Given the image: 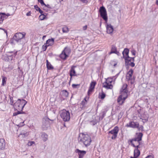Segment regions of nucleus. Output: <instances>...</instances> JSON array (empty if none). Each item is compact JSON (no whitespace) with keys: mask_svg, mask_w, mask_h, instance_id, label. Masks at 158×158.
I'll use <instances>...</instances> for the list:
<instances>
[{"mask_svg":"<svg viewBox=\"0 0 158 158\" xmlns=\"http://www.w3.org/2000/svg\"><path fill=\"white\" fill-rule=\"evenodd\" d=\"M78 141L80 144H83L86 147H87L90 145L91 139L89 135L81 133L80 134Z\"/></svg>","mask_w":158,"mask_h":158,"instance_id":"f257e3e1","label":"nucleus"},{"mask_svg":"<svg viewBox=\"0 0 158 158\" xmlns=\"http://www.w3.org/2000/svg\"><path fill=\"white\" fill-rule=\"evenodd\" d=\"M27 102L24 99H19L14 103L13 106L16 110L22 111Z\"/></svg>","mask_w":158,"mask_h":158,"instance_id":"f03ea898","label":"nucleus"},{"mask_svg":"<svg viewBox=\"0 0 158 158\" xmlns=\"http://www.w3.org/2000/svg\"><path fill=\"white\" fill-rule=\"evenodd\" d=\"M143 136V134L141 133H139L137 137L128 140V142H130L131 145L134 147L136 148L135 144L139 146V142L142 140V138Z\"/></svg>","mask_w":158,"mask_h":158,"instance_id":"7ed1b4c3","label":"nucleus"},{"mask_svg":"<svg viewBox=\"0 0 158 158\" xmlns=\"http://www.w3.org/2000/svg\"><path fill=\"white\" fill-rule=\"evenodd\" d=\"M60 116L64 122H68L70 119V114L68 111L63 110L60 112Z\"/></svg>","mask_w":158,"mask_h":158,"instance_id":"20e7f679","label":"nucleus"},{"mask_svg":"<svg viewBox=\"0 0 158 158\" xmlns=\"http://www.w3.org/2000/svg\"><path fill=\"white\" fill-rule=\"evenodd\" d=\"M26 35V33L24 32L17 33L15 34L13 37V39L14 40L17 42H19L21 41V40L25 37Z\"/></svg>","mask_w":158,"mask_h":158,"instance_id":"39448f33","label":"nucleus"},{"mask_svg":"<svg viewBox=\"0 0 158 158\" xmlns=\"http://www.w3.org/2000/svg\"><path fill=\"white\" fill-rule=\"evenodd\" d=\"M99 11L101 16L106 22L107 20V16L105 8L103 6L101 7Z\"/></svg>","mask_w":158,"mask_h":158,"instance_id":"423d86ee","label":"nucleus"},{"mask_svg":"<svg viewBox=\"0 0 158 158\" xmlns=\"http://www.w3.org/2000/svg\"><path fill=\"white\" fill-rule=\"evenodd\" d=\"M118 131V127L117 126H116L113 130L109 131V134L113 135L111 137V138L112 139H116L117 136Z\"/></svg>","mask_w":158,"mask_h":158,"instance_id":"0eeeda50","label":"nucleus"},{"mask_svg":"<svg viewBox=\"0 0 158 158\" xmlns=\"http://www.w3.org/2000/svg\"><path fill=\"white\" fill-rule=\"evenodd\" d=\"M112 80L110 79H108L103 84V87L107 89H112L113 88V86L111 84Z\"/></svg>","mask_w":158,"mask_h":158,"instance_id":"6e6552de","label":"nucleus"},{"mask_svg":"<svg viewBox=\"0 0 158 158\" xmlns=\"http://www.w3.org/2000/svg\"><path fill=\"white\" fill-rule=\"evenodd\" d=\"M49 119L48 118H46L44 119L43 122V125L42 128L43 130H47L49 126Z\"/></svg>","mask_w":158,"mask_h":158,"instance_id":"1a4fd4ad","label":"nucleus"},{"mask_svg":"<svg viewBox=\"0 0 158 158\" xmlns=\"http://www.w3.org/2000/svg\"><path fill=\"white\" fill-rule=\"evenodd\" d=\"M139 114L140 115V119L144 120L145 121L148 120V116L147 112L141 111L139 112Z\"/></svg>","mask_w":158,"mask_h":158,"instance_id":"9d476101","label":"nucleus"},{"mask_svg":"<svg viewBox=\"0 0 158 158\" xmlns=\"http://www.w3.org/2000/svg\"><path fill=\"white\" fill-rule=\"evenodd\" d=\"M139 124L138 122H131L127 124L126 127L133 128H138L139 127Z\"/></svg>","mask_w":158,"mask_h":158,"instance_id":"9b49d317","label":"nucleus"},{"mask_svg":"<svg viewBox=\"0 0 158 158\" xmlns=\"http://www.w3.org/2000/svg\"><path fill=\"white\" fill-rule=\"evenodd\" d=\"M28 135V132L24 131H22L19 135L18 138L19 139L22 140L23 138L27 136Z\"/></svg>","mask_w":158,"mask_h":158,"instance_id":"f8f14e48","label":"nucleus"},{"mask_svg":"<svg viewBox=\"0 0 158 158\" xmlns=\"http://www.w3.org/2000/svg\"><path fill=\"white\" fill-rule=\"evenodd\" d=\"M75 152L79 155V158H83L86 152L85 151H81L78 149L76 150Z\"/></svg>","mask_w":158,"mask_h":158,"instance_id":"ddd939ff","label":"nucleus"},{"mask_svg":"<svg viewBox=\"0 0 158 158\" xmlns=\"http://www.w3.org/2000/svg\"><path fill=\"white\" fill-rule=\"evenodd\" d=\"M133 70L131 69L129 71L127 74L126 78L128 81H129L130 80H132V75L133 73Z\"/></svg>","mask_w":158,"mask_h":158,"instance_id":"4468645a","label":"nucleus"},{"mask_svg":"<svg viewBox=\"0 0 158 158\" xmlns=\"http://www.w3.org/2000/svg\"><path fill=\"white\" fill-rule=\"evenodd\" d=\"M107 30V32L108 34H110L113 31V28L112 26L110 24H107L106 26Z\"/></svg>","mask_w":158,"mask_h":158,"instance_id":"2eb2a0df","label":"nucleus"},{"mask_svg":"<svg viewBox=\"0 0 158 158\" xmlns=\"http://www.w3.org/2000/svg\"><path fill=\"white\" fill-rule=\"evenodd\" d=\"M96 83L95 82H92L90 84V86L89 89L88 94L89 95L92 92L95 86Z\"/></svg>","mask_w":158,"mask_h":158,"instance_id":"dca6fc26","label":"nucleus"},{"mask_svg":"<svg viewBox=\"0 0 158 158\" xmlns=\"http://www.w3.org/2000/svg\"><path fill=\"white\" fill-rule=\"evenodd\" d=\"M40 138L44 142H46L48 140V135L45 133L41 132L40 134Z\"/></svg>","mask_w":158,"mask_h":158,"instance_id":"f3484780","label":"nucleus"},{"mask_svg":"<svg viewBox=\"0 0 158 158\" xmlns=\"http://www.w3.org/2000/svg\"><path fill=\"white\" fill-rule=\"evenodd\" d=\"M6 146L5 140L3 139L0 138V150H3Z\"/></svg>","mask_w":158,"mask_h":158,"instance_id":"a211bd4d","label":"nucleus"},{"mask_svg":"<svg viewBox=\"0 0 158 158\" xmlns=\"http://www.w3.org/2000/svg\"><path fill=\"white\" fill-rule=\"evenodd\" d=\"M139 145H137L136 148L134 150V156H135L136 157H138L140 154V152L138 148H140Z\"/></svg>","mask_w":158,"mask_h":158,"instance_id":"6ab92c4d","label":"nucleus"},{"mask_svg":"<svg viewBox=\"0 0 158 158\" xmlns=\"http://www.w3.org/2000/svg\"><path fill=\"white\" fill-rule=\"evenodd\" d=\"M127 92L128 91H120V95L119 96L125 100L128 96Z\"/></svg>","mask_w":158,"mask_h":158,"instance_id":"aec40b11","label":"nucleus"},{"mask_svg":"<svg viewBox=\"0 0 158 158\" xmlns=\"http://www.w3.org/2000/svg\"><path fill=\"white\" fill-rule=\"evenodd\" d=\"M76 67L75 66L72 67L70 71V75L71 76L70 79L72 78V76H75L76 75V72L74 69V68Z\"/></svg>","mask_w":158,"mask_h":158,"instance_id":"412c9836","label":"nucleus"},{"mask_svg":"<svg viewBox=\"0 0 158 158\" xmlns=\"http://www.w3.org/2000/svg\"><path fill=\"white\" fill-rule=\"evenodd\" d=\"M124 58L125 60V62L127 64L129 62H130L134 61V57H130L129 56H128L127 57H125Z\"/></svg>","mask_w":158,"mask_h":158,"instance_id":"4be33fe9","label":"nucleus"},{"mask_svg":"<svg viewBox=\"0 0 158 158\" xmlns=\"http://www.w3.org/2000/svg\"><path fill=\"white\" fill-rule=\"evenodd\" d=\"M54 43V39L52 38L47 40L46 41V44L47 46H49L52 45Z\"/></svg>","mask_w":158,"mask_h":158,"instance_id":"5701e85b","label":"nucleus"},{"mask_svg":"<svg viewBox=\"0 0 158 158\" xmlns=\"http://www.w3.org/2000/svg\"><path fill=\"white\" fill-rule=\"evenodd\" d=\"M129 50L127 48H125L124 51L123 52V58H125V57H127L129 56Z\"/></svg>","mask_w":158,"mask_h":158,"instance_id":"b1692460","label":"nucleus"},{"mask_svg":"<svg viewBox=\"0 0 158 158\" xmlns=\"http://www.w3.org/2000/svg\"><path fill=\"white\" fill-rule=\"evenodd\" d=\"M68 56L64 52L62 51L60 55V57L63 60H65Z\"/></svg>","mask_w":158,"mask_h":158,"instance_id":"393cba45","label":"nucleus"},{"mask_svg":"<svg viewBox=\"0 0 158 158\" xmlns=\"http://www.w3.org/2000/svg\"><path fill=\"white\" fill-rule=\"evenodd\" d=\"M125 100L119 96L118 98L117 102L119 105H122L124 103Z\"/></svg>","mask_w":158,"mask_h":158,"instance_id":"a878e982","label":"nucleus"},{"mask_svg":"<svg viewBox=\"0 0 158 158\" xmlns=\"http://www.w3.org/2000/svg\"><path fill=\"white\" fill-rule=\"evenodd\" d=\"M63 51L68 56L71 52L70 48L67 47L65 48Z\"/></svg>","mask_w":158,"mask_h":158,"instance_id":"bb28decb","label":"nucleus"},{"mask_svg":"<svg viewBox=\"0 0 158 158\" xmlns=\"http://www.w3.org/2000/svg\"><path fill=\"white\" fill-rule=\"evenodd\" d=\"M117 51L116 48L114 46H112L111 48V51L110 53V54H111L113 53H114L116 52Z\"/></svg>","mask_w":158,"mask_h":158,"instance_id":"cd10ccee","label":"nucleus"},{"mask_svg":"<svg viewBox=\"0 0 158 158\" xmlns=\"http://www.w3.org/2000/svg\"><path fill=\"white\" fill-rule=\"evenodd\" d=\"M127 85L126 84H124L120 90V91H128L127 89Z\"/></svg>","mask_w":158,"mask_h":158,"instance_id":"c85d7f7f","label":"nucleus"},{"mask_svg":"<svg viewBox=\"0 0 158 158\" xmlns=\"http://www.w3.org/2000/svg\"><path fill=\"white\" fill-rule=\"evenodd\" d=\"M47 61V67L48 69H53V67L50 63L48 62V60H46Z\"/></svg>","mask_w":158,"mask_h":158,"instance_id":"c756f323","label":"nucleus"},{"mask_svg":"<svg viewBox=\"0 0 158 158\" xmlns=\"http://www.w3.org/2000/svg\"><path fill=\"white\" fill-rule=\"evenodd\" d=\"M7 79L6 77H2V86H4L5 84H6V80Z\"/></svg>","mask_w":158,"mask_h":158,"instance_id":"7c9ffc66","label":"nucleus"},{"mask_svg":"<svg viewBox=\"0 0 158 158\" xmlns=\"http://www.w3.org/2000/svg\"><path fill=\"white\" fill-rule=\"evenodd\" d=\"M62 31L64 33H67L69 31V29L67 27L65 26L62 28Z\"/></svg>","mask_w":158,"mask_h":158,"instance_id":"2f4dec72","label":"nucleus"},{"mask_svg":"<svg viewBox=\"0 0 158 158\" xmlns=\"http://www.w3.org/2000/svg\"><path fill=\"white\" fill-rule=\"evenodd\" d=\"M46 16L44 14H41L39 17V19L42 20H43L45 18Z\"/></svg>","mask_w":158,"mask_h":158,"instance_id":"473e14b6","label":"nucleus"},{"mask_svg":"<svg viewBox=\"0 0 158 158\" xmlns=\"http://www.w3.org/2000/svg\"><path fill=\"white\" fill-rule=\"evenodd\" d=\"M105 94L103 92H102L100 95V98L102 99H103L105 98Z\"/></svg>","mask_w":158,"mask_h":158,"instance_id":"72a5a7b5","label":"nucleus"},{"mask_svg":"<svg viewBox=\"0 0 158 158\" xmlns=\"http://www.w3.org/2000/svg\"><path fill=\"white\" fill-rule=\"evenodd\" d=\"M10 104L11 105H13V106H14V104L15 102H14L15 101L13 99V97H10Z\"/></svg>","mask_w":158,"mask_h":158,"instance_id":"f704fd0d","label":"nucleus"},{"mask_svg":"<svg viewBox=\"0 0 158 158\" xmlns=\"http://www.w3.org/2000/svg\"><path fill=\"white\" fill-rule=\"evenodd\" d=\"M44 6L43 7L44 9V10H45L46 11H47V10L46 9V8H51V6L48 4H47V5H46L45 4V5H44Z\"/></svg>","mask_w":158,"mask_h":158,"instance_id":"c9c22d12","label":"nucleus"},{"mask_svg":"<svg viewBox=\"0 0 158 158\" xmlns=\"http://www.w3.org/2000/svg\"><path fill=\"white\" fill-rule=\"evenodd\" d=\"M127 65L131 66L132 67H133L135 66V64L134 63V61H132L130 62H129L127 64Z\"/></svg>","mask_w":158,"mask_h":158,"instance_id":"e433bc0d","label":"nucleus"},{"mask_svg":"<svg viewBox=\"0 0 158 158\" xmlns=\"http://www.w3.org/2000/svg\"><path fill=\"white\" fill-rule=\"evenodd\" d=\"M17 111H18L17 112L14 113L13 115L14 116L18 114L24 113V112H21V111H20V110H17Z\"/></svg>","mask_w":158,"mask_h":158,"instance_id":"4c0bfd02","label":"nucleus"},{"mask_svg":"<svg viewBox=\"0 0 158 158\" xmlns=\"http://www.w3.org/2000/svg\"><path fill=\"white\" fill-rule=\"evenodd\" d=\"M48 46H47V44H44L42 46V49L43 51H45L47 48V47Z\"/></svg>","mask_w":158,"mask_h":158,"instance_id":"58836bf2","label":"nucleus"},{"mask_svg":"<svg viewBox=\"0 0 158 158\" xmlns=\"http://www.w3.org/2000/svg\"><path fill=\"white\" fill-rule=\"evenodd\" d=\"M38 1L41 4L42 6H43L44 5H45V4L44 3L43 0H38Z\"/></svg>","mask_w":158,"mask_h":158,"instance_id":"ea45409f","label":"nucleus"},{"mask_svg":"<svg viewBox=\"0 0 158 158\" xmlns=\"http://www.w3.org/2000/svg\"><path fill=\"white\" fill-rule=\"evenodd\" d=\"M88 98H89L88 97H85L84 99L85 101H83L82 102V104H83V105H85V103H86V102H87L86 99H88Z\"/></svg>","mask_w":158,"mask_h":158,"instance_id":"a19ab883","label":"nucleus"},{"mask_svg":"<svg viewBox=\"0 0 158 158\" xmlns=\"http://www.w3.org/2000/svg\"><path fill=\"white\" fill-rule=\"evenodd\" d=\"M2 18H4V16H1L0 17V24H1L3 20V19H2Z\"/></svg>","mask_w":158,"mask_h":158,"instance_id":"79ce46f5","label":"nucleus"},{"mask_svg":"<svg viewBox=\"0 0 158 158\" xmlns=\"http://www.w3.org/2000/svg\"><path fill=\"white\" fill-rule=\"evenodd\" d=\"M64 94L65 96L66 97H67L68 96V92L66 90H65L64 91Z\"/></svg>","mask_w":158,"mask_h":158,"instance_id":"37998d69","label":"nucleus"},{"mask_svg":"<svg viewBox=\"0 0 158 158\" xmlns=\"http://www.w3.org/2000/svg\"><path fill=\"white\" fill-rule=\"evenodd\" d=\"M34 7L35 8V9L36 10L38 11L40 10V9L38 7V6L37 5L35 6H34Z\"/></svg>","mask_w":158,"mask_h":158,"instance_id":"c03bdc74","label":"nucleus"},{"mask_svg":"<svg viewBox=\"0 0 158 158\" xmlns=\"http://www.w3.org/2000/svg\"><path fill=\"white\" fill-rule=\"evenodd\" d=\"M135 51L134 50H132L131 51V52L133 55L135 56Z\"/></svg>","mask_w":158,"mask_h":158,"instance_id":"a18cd8bd","label":"nucleus"},{"mask_svg":"<svg viewBox=\"0 0 158 158\" xmlns=\"http://www.w3.org/2000/svg\"><path fill=\"white\" fill-rule=\"evenodd\" d=\"M78 85H76V84H73L72 85V87L73 88H76L77 86Z\"/></svg>","mask_w":158,"mask_h":158,"instance_id":"49530a36","label":"nucleus"},{"mask_svg":"<svg viewBox=\"0 0 158 158\" xmlns=\"http://www.w3.org/2000/svg\"><path fill=\"white\" fill-rule=\"evenodd\" d=\"M0 29L3 30L4 31V32L6 33V35L7 36V31L6 30L4 29L3 28H0Z\"/></svg>","mask_w":158,"mask_h":158,"instance_id":"de8ad7c7","label":"nucleus"},{"mask_svg":"<svg viewBox=\"0 0 158 158\" xmlns=\"http://www.w3.org/2000/svg\"><path fill=\"white\" fill-rule=\"evenodd\" d=\"M34 143V142L33 141L31 142L30 143H28V145L29 146H31Z\"/></svg>","mask_w":158,"mask_h":158,"instance_id":"09e8293b","label":"nucleus"},{"mask_svg":"<svg viewBox=\"0 0 158 158\" xmlns=\"http://www.w3.org/2000/svg\"><path fill=\"white\" fill-rule=\"evenodd\" d=\"M145 158H154V157L152 156H148L146 157Z\"/></svg>","mask_w":158,"mask_h":158,"instance_id":"8fccbe9b","label":"nucleus"},{"mask_svg":"<svg viewBox=\"0 0 158 158\" xmlns=\"http://www.w3.org/2000/svg\"><path fill=\"white\" fill-rule=\"evenodd\" d=\"M87 28V26L85 25L83 27V30H85Z\"/></svg>","mask_w":158,"mask_h":158,"instance_id":"3c124183","label":"nucleus"},{"mask_svg":"<svg viewBox=\"0 0 158 158\" xmlns=\"http://www.w3.org/2000/svg\"><path fill=\"white\" fill-rule=\"evenodd\" d=\"M31 13L30 12H29L26 14V15L27 16H30L31 15Z\"/></svg>","mask_w":158,"mask_h":158,"instance_id":"603ef678","label":"nucleus"},{"mask_svg":"<svg viewBox=\"0 0 158 158\" xmlns=\"http://www.w3.org/2000/svg\"><path fill=\"white\" fill-rule=\"evenodd\" d=\"M39 12L41 14H43V11L41 10L40 9V10H39Z\"/></svg>","mask_w":158,"mask_h":158,"instance_id":"864d4df0","label":"nucleus"},{"mask_svg":"<svg viewBox=\"0 0 158 158\" xmlns=\"http://www.w3.org/2000/svg\"><path fill=\"white\" fill-rule=\"evenodd\" d=\"M145 102L146 103V104H147V103H148V100L147 99H145Z\"/></svg>","mask_w":158,"mask_h":158,"instance_id":"5fc2aeb1","label":"nucleus"},{"mask_svg":"<svg viewBox=\"0 0 158 158\" xmlns=\"http://www.w3.org/2000/svg\"><path fill=\"white\" fill-rule=\"evenodd\" d=\"M114 53L117 54L118 55H119V54H120L117 51H116V52Z\"/></svg>","mask_w":158,"mask_h":158,"instance_id":"6e6d98bb","label":"nucleus"},{"mask_svg":"<svg viewBox=\"0 0 158 158\" xmlns=\"http://www.w3.org/2000/svg\"><path fill=\"white\" fill-rule=\"evenodd\" d=\"M138 157H136L135 156H134V157L131 156L130 158H138Z\"/></svg>","mask_w":158,"mask_h":158,"instance_id":"4d7b16f0","label":"nucleus"},{"mask_svg":"<svg viewBox=\"0 0 158 158\" xmlns=\"http://www.w3.org/2000/svg\"><path fill=\"white\" fill-rule=\"evenodd\" d=\"M16 54H17V52H15L14 54V55L13 56H15L16 55Z\"/></svg>","mask_w":158,"mask_h":158,"instance_id":"13d9d810","label":"nucleus"},{"mask_svg":"<svg viewBox=\"0 0 158 158\" xmlns=\"http://www.w3.org/2000/svg\"><path fill=\"white\" fill-rule=\"evenodd\" d=\"M2 14V15H6L5 13H1V14Z\"/></svg>","mask_w":158,"mask_h":158,"instance_id":"bf43d9fd","label":"nucleus"},{"mask_svg":"<svg viewBox=\"0 0 158 158\" xmlns=\"http://www.w3.org/2000/svg\"><path fill=\"white\" fill-rule=\"evenodd\" d=\"M156 4L158 5V0H157L156 1Z\"/></svg>","mask_w":158,"mask_h":158,"instance_id":"052dcab7","label":"nucleus"},{"mask_svg":"<svg viewBox=\"0 0 158 158\" xmlns=\"http://www.w3.org/2000/svg\"><path fill=\"white\" fill-rule=\"evenodd\" d=\"M9 15H9V14H7V15H6V16L7 17H8V16H9Z\"/></svg>","mask_w":158,"mask_h":158,"instance_id":"680f3d73","label":"nucleus"},{"mask_svg":"<svg viewBox=\"0 0 158 158\" xmlns=\"http://www.w3.org/2000/svg\"><path fill=\"white\" fill-rule=\"evenodd\" d=\"M45 36H44L43 37V39L44 38H45Z\"/></svg>","mask_w":158,"mask_h":158,"instance_id":"e2e57ef3","label":"nucleus"},{"mask_svg":"<svg viewBox=\"0 0 158 158\" xmlns=\"http://www.w3.org/2000/svg\"><path fill=\"white\" fill-rule=\"evenodd\" d=\"M157 98L158 99V94L157 95Z\"/></svg>","mask_w":158,"mask_h":158,"instance_id":"0e129e2a","label":"nucleus"},{"mask_svg":"<svg viewBox=\"0 0 158 158\" xmlns=\"http://www.w3.org/2000/svg\"><path fill=\"white\" fill-rule=\"evenodd\" d=\"M12 52H10V53H12Z\"/></svg>","mask_w":158,"mask_h":158,"instance_id":"69168bd1","label":"nucleus"},{"mask_svg":"<svg viewBox=\"0 0 158 158\" xmlns=\"http://www.w3.org/2000/svg\"><path fill=\"white\" fill-rule=\"evenodd\" d=\"M131 84H132V81H131Z\"/></svg>","mask_w":158,"mask_h":158,"instance_id":"338daca9","label":"nucleus"},{"mask_svg":"<svg viewBox=\"0 0 158 158\" xmlns=\"http://www.w3.org/2000/svg\"><path fill=\"white\" fill-rule=\"evenodd\" d=\"M100 1H101L102 0H99Z\"/></svg>","mask_w":158,"mask_h":158,"instance_id":"774afa93","label":"nucleus"}]
</instances>
